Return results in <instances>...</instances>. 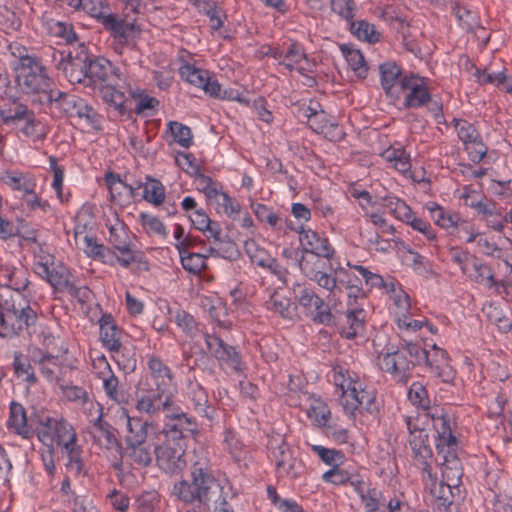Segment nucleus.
<instances>
[{
    "label": "nucleus",
    "instance_id": "obj_32",
    "mask_svg": "<svg viewBox=\"0 0 512 512\" xmlns=\"http://www.w3.org/2000/svg\"><path fill=\"white\" fill-rule=\"evenodd\" d=\"M118 78L113 64L105 58H89L87 60V83L86 85L97 83H108L113 77Z\"/></svg>",
    "mask_w": 512,
    "mask_h": 512
},
{
    "label": "nucleus",
    "instance_id": "obj_13",
    "mask_svg": "<svg viewBox=\"0 0 512 512\" xmlns=\"http://www.w3.org/2000/svg\"><path fill=\"white\" fill-rule=\"evenodd\" d=\"M77 436L73 425L63 417H46L39 423L37 437L45 447H60Z\"/></svg>",
    "mask_w": 512,
    "mask_h": 512
},
{
    "label": "nucleus",
    "instance_id": "obj_27",
    "mask_svg": "<svg viewBox=\"0 0 512 512\" xmlns=\"http://www.w3.org/2000/svg\"><path fill=\"white\" fill-rule=\"evenodd\" d=\"M452 14L455 16L459 27L468 33L475 34L487 42L489 36L485 33V28L481 25L479 15L476 11L461 5L459 2H452L450 5Z\"/></svg>",
    "mask_w": 512,
    "mask_h": 512
},
{
    "label": "nucleus",
    "instance_id": "obj_46",
    "mask_svg": "<svg viewBox=\"0 0 512 512\" xmlns=\"http://www.w3.org/2000/svg\"><path fill=\"white\" fill-rule=\"evenodd\" d=\"M386 293L393 303L395 318H399L411 311L412 305L410 296L403 290L399 282L395 281L394 283H389Z\"/></svg>",
    "mask_w": 512,
    "mask_h": 512
},
{
    "label": "nucleus",
    "instance_id": "obj_38",
    "mask_svg": "<svg viewBox=\"0 0 512 512\" xmlns=\"http://www.w3.org/2000/svg\"><path fill=\"white\" fill-rule=\"evenodd\" d=\"M464 275L475 283L481 284L487 288L494 287L498 289L500 285L505 287L504 283L496 281L491 267L483 263L477 256L471 261L468 272H465Z\"/></svg>",
    "mask_w": 512,
    "mask_h": 512
},
{
    "label": "nucleus",
    "instance_id": "obj_51",
    "mask_svg": "<svg viewBox=\"0 0 512 512\" xmlns=\"http://www.w3.org/2000/svg\"><path fill=\"white\" fill-rule=\"evenodd\" d=\"M307 417L318 428L326 427L331 418V410L321 398H312L307 410Z\"/></svg>",
    "mask_w": 512,
    "mask_h": 512
},
{
    "label": "nucleus",
    "instance_id": "obj_58",
    "mask_svg": "<svg viewBox=\"0 0 512 512\" xmlns=\"http://www.w3.org/2000/svg\"><path fill=\"white\" fill-rule=\"evenodd\" d=\"M236 492L228 481L221 487V493L214 495L211 504H213V512H234L233 502L236 499Z\"/></svg>",
    "mask_w": 512,
    "mask_h": 512
},
{
    "label": "nucleus",
    "instance_id": "obj_39",
    "mask_svg": "<svg viewBox=\"0 0 512 512\" xmlns=\"http://www.w3.org/2000/svg\"><path fill=\"white\" fill-rule=\"evenodd\" d=\"M381 85L386 95L399 99V88L402 80L401 69L395 63H384L380 66Z\"/></svg>",
    "mask_w": 512,
    "mask_h": 512
},
{
    "label": "nucleus",
    "instance_id": "obj_2",
    "mask_svg": "<svg viewBox=\"0 0 512 512\" xmlns=\"http://www.w3.org/2000/svg\"><path fill=\"white\" fill-rule=\"evenodd\" d=\"M226 481L215 475L207 458H199L190 466L189 479L177 481L171 493L186 504L209 507L214 495L221 493Z\"/></svg>",
    "mask_w": 512,
    "mask_h": 512
},
{
    "label": "nucleus",
    "instance_id": "obj_49",
    "mask_svg": "<svg viewBox=\"0 0 512 512\" xmlns=\"http://www.w3.org/2000/svg\"><path fill=\"white\" fill-rule=\"evenodd\" d=\"M32 111L27 105L14 100L0 107V118L6 125H15L19 121H24Z\"/></svg>",
    "mask_w": 512,
    "mask_h": 512
},
{
    "label": "nucleus",
    "instance_id": "obj_30",
    "mask_svg": "<svg viewBox=\"0 0 512 512\" xmlns=\"http://www.w3.org/2000/svg\"><path fill=\"white\" fill-rule=\"evenodd\" d=\"M57 292L74 291V282L70 270L61 262L53 263L46 275H39Z\"/></svg>",
    "mask_w": 512,
    "mask_h": 512
},
{
    "label": "nucleus",
    "instance_id": "obj_59",
    "mask_svg": "<svg viewBox=\"0 0 512 512\" xmlns=\"http://www.w3.org/2000/svg\"><path fill=\"white\" fill-rule=\"evenodd\" d=\"M307 123L313 131L323 134L325 137L335 138L340 136V132L335 133L339 130L338 125L331 123L328 115L323 110H320L318 114L311 117Z\"/></svg>",
    "mask_w": 512,
    "mask_h": 512
},
{
    "label": "nucleus",
    "instance_id": "obj_19",
    "mask_svg": "<svg viewBox=\"0 0 512 512\" xmlns=\"http://www.w3.org/2000/svg\"><path fill=\"white\" fill-rule=\"evenodd\" d=\"M292 229L299 234L301 253L322 255L328 261L334 258L336 251L325 235L303 225Z\"/></svg>",
    "mask_w": 512,
    "mask_h": 512
},
{
    "label": "nucleus",
    "instance_id": "obj_35",
    "mask_svg": "<svg viewBox=\"0 0 512 512\" xmlns=\"http://www.w3.org/2000/svg\"><path fill=\"white\" fill-rule=\"evenodd\" d=\"M61 455L66 459L65 467L68 472L79 476L84 471L83 449L78 444V435L60 446Z\"/></svg>",
    "mask_w": 512,
    "mask_h": 512
},
{
    "label": "nucleus",
    "instance_id": "obj_53",
    "mask_svg": "<svg viewBox=\"0 0 512 512\" xmlns=\"http://www.w3.org/2000/svg\"><path fill=\"white\" fill-rule=\"evenodd\" d=\"M341 51L355 75L359 79H365L368 74V65L361 51L346 45L341 46Z\"/></svg>",
    "mask_w": 512,
    "mask_h": 512
},
{
    "label": "nucleus",
    "instance_id": "obj_61",
    "mask_svg": "<svg viewBox=\"0 0 512 512\" xmlns=\"http://www.w3.org/2000/svg\"><path fill=\"white\" fill-rule=\"evenodd\" d=\"M252 210L259 222L266 223L275 230L282 229L283 220L273 208L262 203H256L252 204Z\"/></svg>",
    "mask_w": 512,
    "mask_h": 512
},
{
    "label": "nucleus",
    "instance_id": "obj_12",
    "mask_svg": "<svg viewBox=\"0 0 512 512\" xmlns=\"http://www.w3.org/2000/svg\"><path fill=\"white\" fill-rule=\"evenodd\" d=\"M103 27L114 38L116 42L114 50L118 54H122L125 47H130V50L135 52V42L141 33V28L135 20H129L117 13H112L105 17Z\"/></svg>",
    "mask_w": 512,
    "mask_h": 512
},
{
    "label": "nucleus",
    "instance_id": "obj_31",
    "mask_svg": "<svg viewBox=\"0 0 512 512\" xmlns=\"http://www.w3.org/2000/svg\"><path fill=\"white\" fill-rule=\"evenodd\" d=\"M120 418L125 419L126 422L125 444L147 440L148 429L153 426L152 421L145 420L140 416H131L125 408L122 409Z\"/></svg>",
    "mask_w": 512,
    "mask_h": 512
},
{
    "label": "nucleus",
    "instance_id": "obj_47",
    "mask_svg": "<svg viewBox=\"0 0 512 512\" xmlns=\"http://www.w3.org/2000/svg\"><path fill=\"white\" fill-rule=\"evenodd\" d=\"M408 397L411 403L418 408H421L424 411L422 418H430L432 420L433 412L436 409H442L444 412L445 410L442 407L439 406H430V399L428 396V392L426 388L419 382H414L408 392Z\"/></svg>",
    "mask_w": 512,
    "mask_h": 512
},
{
    "label": "nucleus",
    "instance_id": "obj_57",
    "mask_svg": "<svg viewBox=\"0 0 512 512\" xmlns=\"http://www.w3.org/2000/svg\"><path fill=\"white\" fill-rule=\"evenodd\" d=\"M381 156L402 174L411 169L410 155L403 148L389 147L382 152Z\"/></svg>",
    "mask_w": 512,
    "mask_h": 512
},
{
    "label": "nucleus",
    "instance_id": "obj_33",
    "mask_svg": "<svg viewBox=\"0 0 512 512\" xmlns=\"http://www.w3.org/2000/svg\"><path fill=\"white\" fill-rule=\"evenodd\" d=\"M124 455L132 465L146 468L151 465L155 453L154 447L145 440L125 444Z\"/></svg>",
    "mask_w": 512,
    "mask_h": 512
},
{
    "label": "nucleus",
    "instance_id": "obj_3",
    "mask_svg": "<svg viewBox=\"0 0 512 512\" xmlns=\"http://www.w3.org/2000/svg\"><path fill=\"white\" fill-rule=\"evenodd\" d=\"M432 424L436 432V449L442 455L441 474L444 483L452 488L460 486L463 468L457 456L458 439L454 434L455 422L451 416L442 409H436L432 415Z\"/></svg>",
    "mask_w": 512,
    "mask_h": 512
},
{
    "label": "nucleus",
    "instance_id": "obj_28",
    "mask_svg": "<svg viewBox=\"0 0 512 512\" xmlns=\"http://www.w3.org/2000/svg\"><path fill=\"white\" fill-rule=\"evenodd\" d=\"M322 479L324 482L335 486L350 485L358 496L364 493L368 488L360 474L356 471L341 468V466H336L326 471L322 475Z\"/></svg>",
    "mask_w": 512,
    "mask_h": 512
},
{
    "label": "nucleus",
    "instance_id": "obj_60",
    "mask_svg": "<svg viewBox=\"0 0 512 512\" xmlns=\"http://www.w3.org/2000/svg\"><path fill=\"white\" fill-rule=\"evenodd\" d=\"M451 124L463 146H467L481 138L475 125L465 119L453 118Z\"/></svg>",
    "mask_w": 512,
    "mask_h": 512
},
{
    "label": "nucleus",
    "instance_id": "obj_50",
    "mask_svg": "<svg viewBox=\"0 0 512 512\" xmlns=\"http://www.w3.org/2000/svg\"><path fill=\"white\" fill-rule=\"evenodd\" d=\"M320 288L328 292L327 299L329 303H335L340 297V279L339 270L334 274L328 273L326 270L316 276L313 280Z\"/></svg>",
    "mask_w": 512,
    "mask_h": 512
},
{
    "label": "nucleus",
    "instance_id": "obj_26",
    "mask_svg": "<svg viewBox=\"0 0 512 512\" xmlns=\"http://www.w3.org/2000/svg\"><path fill=\"white\" fill-rule=\"evenodd\" d=\"M24 241L33 254V268L37 275H46L47 269L56 262L51 248L44 242L38 241L34 232L24 237Z\"/></svg>",
    "mask_w": 512,
    "mask_h": 512
},
{
    "label": "nucleus",
    "instance_id": "obj_64",
    "mask_svg": "<svg viewBox=\"0 0 512 512\" xmlns=\"http://www.w3.org/2000/svg\"><path fill=\"white\" fill-rule=\"evenodd\" d=\"M359 498L363 506V512H385L382 509L385 505V498L377 488H367Z\"/></svg>",
    "mask_w": 512,
    "mask_h": 512
},
{
    "label": "nucleus",
    "instance_id": "obj_37",
    "mask_svg": "<svg viewBox=\"0 0 512 512\" xmlns=\"http://www.w3.org/2000/svg\"><path fill=\"white\" fill-rule=\"evenodd\" d=\"M288 70H296L300 74L311 71L313 63H311L302 49L297 43H291L284 54V59L280 61Z\"/></svg>",
    "mask_w": 512,
    "mask_h": 512
},
{
    "label": "nucleus",
    "instance_id": "obj_54",
    "mask_svg": "<svg viewBox=\"0 0 512 512\" xmlns=\"http://www.w3.org/2000/svg\"><path fill=\"white\" fill-rule=\"evenodd\" d=\"M395 322L402 333L417 332L422 328H426L431 334H436L438 332V329L434 324L425 318L413 319L410 312L399 318H395Z\"/></svg>",
    "mask_w": 512,
    "mask_h": 512
},
{
    "label": "nucleus",
    "instance_id": "obj_11",
    "mask_svg": "<svg viewBox=\"0 0 512 512\" xmlns=\"http://www.w3.org/2000/svg\"><path fill=\"white\" fill-rule=\"evenodd\" d=\"M52 103L68 117H76L94 130L102 129L101 115L85 99L57 90Z\"/></svg>",
    "mask_w": 512,
    "mask_h": 512
},
{
    "label": "nucleus",
    "instance_id": "obj_17",
    "mask_svg": "<svg viewBox=\"0 0 512 512\" xmlns=\"http://www.w3.org/2000/svg\"><path fill=\"white\" fill-rule=\"evenodd\" d=\"M407 109L423 107L431 101V94L425 78L410 74L402 77L399 88V99Z\"/></svg>",
    "mask_w": 512,
    "mask_h": 512
},
{
    "label": "nucleus",
    "instance_id": "obj_6",
    "mask_svg": "<svg viewBox=\"0 0 512 512\" xmlns=\"http://www.w3.org/2000/svg\"><path fill=\"white\" fill-rule=\"evenodd\" d=\"M106 226L109 230L108 240L119 253H115V261L123 268L138 263L141 268L147 270L148 262L144 260L143 254L131 248V237L126 224L115 215L113 219H108Z\"/></svg>",
    "mask_w": 512,
    "mask_h": 512
},
{
    "label": "nucleus",
    "instance_id": "obj_62",
    "mask_svg": "<svg viewBox=\"0 0 512 512\" xmlns=\"http://www.w3.org/2000/svg\"><path fill=\"white\" fill-rule=\"evenodd\" d=\"M173 317L177 327L182 330L186 337L193 339L199 334V324L190 313L178 309L174 312Z\"/></svg>",
    "mask_w": 512,
    "mask_h": 512
},
{
    "label": "nucleus",
    "instance_id": "obj_36",
    "mask_svg": "<svg viewBox=\"0 0 512 512\" xmlns=\"http://www.w3.org/2000/svg\"><path fill=\"white\" fill-rule=\"evenodd\" d=\"M78 245L83 250V252L89 258L93 260L100 261L103 264L114 265L115 264V252L110 248L104 246L101 243H98L95 237L91 235H84L83 241H81Z\"/></svg>",
    "mask_w": 512,
    "mask_h": 512
},
{
    "label": "nucleus",
    "instance_id": "obj_45",
    "mask_svg": "<svg viewBox=\"0 0 512 512\" xmlns=\"http://www.w3.org/2000/svg\"><path fill=\"white\" fill-rule=\"evenodd\" d=\"M42 25L49 35L57 37L67 44H71L77 40L76 33L72 25L68 22L51 17H43Z\"/></svg>",
    "mask_w": 512,
    "mask_h": 512
},
{
    "label": "nucleus",
    "instance_id": "obj_44",
    "mask_svg": "<svg viewBox=\"0 0 512 512\" xmlns=\"http://www.w3.org/2000/svg\"><path fill=\"white\" fill-rule=\"evenodd\" d=\"M479 252L489 257H495L501 260L507 268V273H512V254H509L504 248L499 247L492 239L484 236L483 233L475 241Z\"/></svg>",
    "mask_w": 512,
    "mask_h": 512
},
{
    "label": "nucleus",
    "instance_id": "obj_63",
    "mask_svg": "<svg viewBox=\"0 0 512 512\" xmlns=\"http://www.w3.org/2000/svg\"><path fill=\"white\" fill-rule=\"evenodd\" d=\"M348 25L351 33L359 40L376 43L380 39V33L375 29V26L365 20L351 21Z\"/></svg>",
    "mask_w": 512,
    "mask_h": 512
},
{
    "label": "nucleus",
    "instance_id": "obj_43",
    "mask_svg": "<svg viewBox=\"0 0 512 512\" xmlns=\"http://www.w3.org/2000/svg\"><path fill=\"white\" fill-rule=\"evenodd\" d=\"M64 397L71 402L83 407L92 416L93 412L101 411V405L90 399L87 391L76 385H60Z\"/></svg>",
    "mask_w": 512,
    "mask_h": 512
},
{
    "label": "nucleus",
    "instance_id": "obj_18",
    "mask_svg": "<svg viewBox=\"0 0 512 512\" xmlns=\"http://www.w3.org/2000/svg\"><path fill=\"white\" fill-rule=\"evenodd\" d=\"M53 59L58 71L62 72L64 77L71 84L87 83V60L86 52L81 51L76 56L71 53L65 55L63 52L54 51Z\"/></svg>",
    "mask_w": 512,
    "mask_h": 512
},
{
    "label": "nucleus",
    "instance_id": "obj_14",
    "mask_svg": "<svg viewBox=\"0 0 512 512\" xmlns=\"http://www.w3.org/2000/svg\"><path fill=\"white\" fill-rule=\"evenodd\" d=\"M155 459L158 467L169 475H177L186 467L185 449L182 443L158 438L154 445Z\"/></svg>",
    "mask_w": 512,
    "mask_h": 512
},
{
    "label": "nucleus",
    "instance_id": "obj_42",
    "mask_svg": "<svg viewBox=\"0 0 512 512\" xmlns=\"http://www.w3.org/2000/svg\"><path fill=\"white\" fill-rule=\"evenodd\" d=\"M96 417L91 419L95 429V439L107 449H113L119 447V441L115 434V429L106 421L103 420L102 410L94 412Z\"/></svg>",
    "mask_w": 512,
    "mask_h": 512
},
{
    "label": "nucleus",
    "instance_id": "obj_8",
    "mask_svg": "<svg viewBox=\"0 0 512 512\" xmlns=\"http://www.w3.org/2000/svg\"><path fill=\"white\" fill-rule=\"evenodd\" d=\"M409 345H415V343L402 340L396 350L386 348L377 357L378 367L390 374L397 382L406 383L411 376L412 370L417 366V363L414 361L415 358L410 357Z\"/></svg>",
    "mask_w": 512,
    "mask_h": 512
},
{
    "label": "nucleus",
    "instance_id": "obj_29",
    "mask_svg": "<svg viewBox=\"0 0 512 512\" xmlns=\"http://www.w3.org/2000/svg\"><path fill=\"white\" fill-rule=\"evenodd\" d=\"M99 329L103 346L110 352L119 353L122 347V331L111 314L105 313L101 316Z\"/></svg>",
    "mask_w": 512,
    "mask_h": 512
},
{
    "label": "nucleus",
    "instance_id": "obj_41",
    "mask_svg": "<svg viewBox=\"0 0 512 512\" xmlns=\"http://www.w3.org/2000/svg\"><path fill=\"white\" fill-rule=\"evenodd\" d=\"M7 427L25 439L31 437L32 430L27 422L26 410L20 403L15 401L10 403Z\"/></svg>",
    "mask_w": 512,
    "mask_h": 512
},
{
    "label": "nucleus",
    "instance_id": "obj_52",
    "mask_svg": "<svg viewBox=\"0 0 512 512\" xmlns=\"http://www.w3.org/2000/svg\"><path fill=\"white\" fill-rule=\"evenodd\" d=\"M294 297L307 314L312 309L322 305V298L316 292L304 284H296L293 288Z\"/></svg>",
    "mask_w": 512,
    "mask_h": 512
},
{
    "label": "nucleus",
    "instance_id": "obj_20",
    "mask_svg": "<svg viewBox=\"0 0 512 512\" xmlns=\"http://www.w3.org/2000/svg\"><path fill=\"white\" fill-rule=\"evenodd\" d=\"M421 475V480L424 486L430 490V493L440 501V505L444 506L446 511H450L451 505L455 501H459L463 498L460 486H455L443 481L438 482L437 474L430 469Z\"/></svg>",
    "mask_w": 512,
    "mask_h": 512
},
{
    "label": "nucleus",
    "instance_id": "obj_48",
    "mask_svg": "<svg viewBox=\"0 0 512 512\" xmlns=\"http://www.w3.org/2000/svg\"><path fill=\"white\" fill-rule=\"evenodd\" d=\"M325 258L322 255L313 253H301L298 265L302 274L311 281L326 270Z\"/></svg>",
    "mask_w": 512,
    "mask_h": 512
},
{
    "label": "nucleus",
    "instance_id": "obj_23",
    "mask_svg": "<svg viewBox=\"0 0 512 512\" xmlns=\"http://www.w3.org/2000/svg\"><path fill=\"white\" fill-rule=\"evenodd\" d=\"M145 358L152 386L159 388L161 392H169L171 387L176 388L175 374L160 356L147 354Z\"/></svg>",
    "mask_w": 512,
    "mask_h": 512
},
{
    "label": "nucleus",
    "instance_id": "obj_55",
    "mask_svg": "<svg viewBox=\"0 0 512 512\" xmlns=\"http://www.w3.org/2000/svg\"><path fill=\"white\" fill-rule=\"evenodd\" d=\"M20 132L31 141L39 142L46 138L48 129L42 121L36 118L34 111H32L24 120Z\"/></svg>",
    "mask_w": 512,
    "mask_h": 512
},
{
    "label": "nucleus",
    "instance_id": "obj_40",
    "mask_svg": "<svg viewBox=\"0 0 512 512\" xmlns=\"http://www.w3.org/2000/svg\"><path fill=\"white\" fill-rule=\"evenodd\" d=\"M206 201L209 205L215 207L217 213H222L232 220H236L241 213V204L223 190V185L216 191L215 195Z\"/></svg>",
    "mask_w": 512,
    "mask_h": 512
},
{
    "label": "nucleus",
    "instance_id": "obj_15",
    "mask_svg": "<svg viewBox=\"0 0 512 512\" xmlns=\"http://www.w3.org/2000/svg\"><path fill=\"white\" fill-rule=\"evenodd\" d=\"M204 339L208 352L217 360L221 369L237 374L244 371L245 364L236 347L228 345L214 334L205 333Z\"/></svg>",
    "mask_w": 512,
    "mask_h": 512
},
{
    "label": "nucleus",
    "instance_id": "obj_1",
    "mask_svg": "<svg viewBox=\"0 0 512 512\" xmlns=\"http://www.w3.org/2000/svg\"><path fill=\"white\" fill-rule=\"evenodd\" d=\"M331 374L334 385L341 391L346 415L355 419L358 414L378 413L376 390L364 377L340 365L333 367Z\"/></svg>",
    "mask_w": 512,
    "mask_h": 512
},
{
    "label": "nucleus",
    "instance_id": "obj_16",
    "mask_svg": "<svg viewBox=\"0 0 512 512\" xmlns=\"http://www.w3.org/2000/svg\"><path fill=\"white\" fill-rule=\"evenodd\" d=\"M173 403L172 393L161 392L152 385L145 384L137 389L135 409L140 414L155 416L160 412L165 413Z\"/></svg>",
    "mask_w": 512,
    "mask_h": 512
},
{
    "label": "nucleus",
    "instance_id": "obj_10",
    "mask_svg": "<svg viewBox=\"0 0 512 512\" xmlns=\"http://www.w3.org/2000/svg\"><path fill=\"white\" fill-rule=\"evenodd\" d=\"M198 431L196 418L173 403L164 413V425L159 432V436L172 442L182 443L184 438L196 435Z\"/></svg>",
    "mask_w": 512,
    "mask_h": 512
},
{
    "label": "nucleus",
    "instance_id": "obj_5",
    "mask_svg": "<svg viewBox=\"0 0 512 512\" xmlns=\"http://www.w3.org/2000/svg\"><path fill=\"white\" fill-rule=\"evenodd\" d=\"M16 82L20 90L39 103L52 104L56 95L54 82L41 62L31 56H21L16 68Z\"/></svg>",
    "mask_w": 512,
    "mask_h": 512
},
{
    "label": "nucleus",
    "instance_id": "obj_24",
    "mask_svg": "<svg viewBox=\"0 0 512 512\" xmlns=\"http://www.w3.org/2000/svg\"><path fill=\"white\" fill-rule=\"evenodd\" d=\"M272 457L275 463L276 475L279 479H297L303 469L302 463L298 460L290 447L282 442L272 450Z\"/></svg>",
    "mask_w": 512,
    "mask_h": 512
},
{
    "label": "nucleus",
    "instance_id": "obj_56",
    "mask_svg": "<svg viewBox=\"0 0 512 512\" xmlns=\"http://www.w3.org/2000/svg\"><path fill=\"white\" fill-rule=\"evenodd\" d=\"M425 208L427 209V211L430 214V217L437 226L448 230L453 228L457 224V219L459 218V216L457 214H453L446 211L436 202H428L425 205Z\"/></svg>",
    "mask_w": 512,
    "mask_h": 512
},
{
    "label": "nucleus",
    "instance_id": "obj_9",
    "mask_svg": "<svg viewBox=\"0 0 512 512\" xmlns=\"http://www.w3.org/2000/svg\"><path fill=\"white\" fill-rule=\"evenodd\" d=\"M420 414L416 417L405 416L404 422L409 432V445L413 452V465L422 474L433 469V452L429 444V435L426 429L421 427Z\"/></svg>",
    "mask_w": 512,
    "mask_h": 512
},
{
    "label": "nucleus",
    "instance_id": "obj_34",
    "mask_svg": "<svg viewBox=\"0 0 512 512\" xmlns=\"http://www.w3.org/2000/svg\"><path fill=\"white\" fill-rule=\"evenodd\" d=\"M32 360L47 381L59 382L62 364L58 356L52 355L51 352L44 353L42 350H38L34 352Z\"/></svg>",
    "mask_w": 512,
    "mask_h": 512
},
{
    "label": "nucleus",
    "instance_id": "obj_22",
    "mask_svg": "<svg viewBox=\"0 0 512 512\" xmlns=\"http://www.w3.org/2000/svg\"><path fill=\"white\" fill-rule=\"evenodd\" d=\"M184 396L197 414L206 418L209 422L215 420L216 409L210 403L206 389L195 378L187 379Z\"/></svg>",
    "mask_w": 512,
    "mask_h": 512
},
{
    "label": "nucleus",
    "instance_id": "obj_4",
    "mask_svg": "<svg viewBox=\"0 0 512 512\" xmlns=\"http://www.w3.org/2000/svg\"><path fill=\"white\" fill-rule=\"evenodd\" d=\"M36 306L25 294L0 287V336L11 338L34 325L38 318Z\"/></svg>",
    "mask_w": 512,
    "mask_h": 512
},
{
    "label": "nucleus",
    "instance_id": "obj_25",
    "mask_svg": "<svg viewBox=\"0 0 512 512\" xmlns=\"http://www.w3.org/2000/svg\"><path fill=\"white\" fill-rule=\"evenodd\" d=\"M93 367L96 375L103 382V388L107 397L117 403L124 400V393L119 388V380L113 373L109 362L105 356L98 357L94 360Z\"/></svg>",
    "mask_w": 512,
    "mask_h": 512
},
{
    "label": "nucleus",
    "instance_id": "obj_21",
    "mask_svg": "<svg viewBox=\"0 0 512 512\" xmlns=\"http://www.w3.org/2000/svg\"><path fill=\"white\" fill-rule=\"evenodd\" d=\"M367 321V312L362 303H351L339 319L338 330L342 337L352 340L362 335Z\"/></svg>",
    "mask_w": 512,
    "mask_h": 512
},
{
    "label": "nucleus",
    "instance_id": "obj_7",
    "mask_svg": "<svg viewBox=\"0 0 512 512\" xmlns=\"http://www.w3.org/2000/svg\"><path fill=\"white\" fill-rule=\"evenodd\" d=\"M410 357H414L417 366L424 365L429 373L439 378L444 383H452L456 371L449 363V357L445 350L433 344L430 350L422 348L418 343L409 345Z\"/></svg>",
    "mask_w": 512,
    "mask_h": 512
}]
</instances>
